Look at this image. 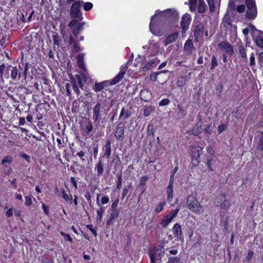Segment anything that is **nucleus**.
<instances>
[{"label":"nucleus","instance_id":"15","mask_svg":"<svg viewBox=\"0 0 263 263\" xmlns=\"http://www.w3.org/2000/svg\"><path fill=\"white\" fill-rule=\"evenodd\" d=\"M101 104L97 103L93 109V120L94 122L98 121L100 116Z\"/></svg>","mask_w":263,"mask_h":263},{"label":"nucleus","instance_id":"26","mask_svg":"<svg viewBox=\"0 0 263 263\" xmlns=\"http://www.w3.org/2000/svg\"><path fill=\"white\" fill-rule=\"evenodd\" d=\"M225 198H226V194L225 193H222L217 196L215 199L214 203L215 205L216 206H220Z\"/></svg>","mask_w":263,"mask_h":263},{"label":"nucleus","instance_id":"63","mask_svg":"<svg viewBox=\"0 0 263 263\" xmlns=\"http://www.w3.org/2000/svg\"><path fill=\"white\" fill-rule=\"evenodd\" d=\"M161 72H153L150 76V79L153 81H155L157 79V76L161 73Z\"/></svg>","mask_w":263,"mask_h":263},{"label":"nucleus","instance_id":"35","mask_svg":"<svg viewBox=\"0 0 263 263\" xmlns=\"http://www.w3.org/2000/svg\"><path fill=\"white\" fill-rule=\"evenodd\" d=\"M12 69L11 70V78L12 80L15 81L19 74L18 69L16 66H11Z\"/></svg>","mask_w":263,"mask_h":263},{"label":"nucleus","instance_id":"22","mask_svg":"<svg viewBox=\"0 0 263 263\" xmlns=\"http://www.w3.org/2000/svg\"><path fill=\"white\" fill-rule=\"evenodd\" d=\"M76 78H77L78 81V84L79 85L80 88H82L83 87V83L86 82L87 81V78L84 73H81L80 74H76Z\"/></svg>","mask_w":263,"mask_h":263},{"label":"nucleus","instance_id":"54","mask_svg":"<svg viewBox=\"0 0 263 263\" xmlns=\"http://www.w3.org/2000/svg\"><path fill=\"white\" fill-rule=\"evenodd\" d=\"M206 5L204 3L198 4V11L200 13H203L205 11Z\"/></svg>","mask_w":263,"mask_h":263},{"label":"nucleus","instance_id":"60","mask_svg":"<svg viewBox=\"0 0 263 263\" xmlns=\"http://www.w3.org/2000/svg\"><path fill=\"white\" fill-rule=\"evenodd\" d=\"M223 90V86L221 85H218L216 86V95L218 97H220L221 96V92Z\"/></svg>","mask_w":263,"mask_h":263},{"label":"nucleus","instance_id":"12","mask_svg":"<svg viewBox=\"0 0 263 263\" xmlns=\"http://www.w3.org/2000/svg\"><path fill=\"white\" fill-rule=\"evenodd\" d=\"M153 254L154 257L161 261L162 257L164 255V250H161V249H157L156 248L151 249L149 254Z\"/></svg>","mask_w":263,"mask_h":263},{"label":"nucleus","instance_id":"29","mask_svg":"<svg viewBox=\"0 0 263 263\" xmlns=\"http://www.w3.org/2000/svg\"><path fill=\"white\" fill-rule=\"evenodd\" d=\"M222 23L223 26L226 28H228V26H232V21L230 18V15L228 14V13L225 14L222 19Z\"/></svg>","mask_w":263,"mask_h":263},{"label":"nucleus","instance_id":"57","mask_svg":"<svg viewBox=\"0 0 263 263\" xmlns=\"http://www.w3.org/2000/svg\"><path fill=\"white\" fill-rule=\"evenodd\" d=\"M254 255V252L252 250H249L248 252L247 256L246 258V260L247 262H249L251 260V259L252 258Z\"/></svg>","mask_w":263,"mask_h":263},{"label":"nucleus","instance_id":"13","mask_svg":"<svg viewBox=\"0 0 263 263\" xmlns=\"http://www.w3.org/2000/svg\"><path fill=\"white\" fill-rule=\"evenodd\" d=\"M173 231L174 235L175 237L177 238L182 240L183 237H182V233L181 230V226L178 223H176L174 226L173 228Z\"/></svg>","mask_w":263,"mask_h":263},{"label":"nucleus","instance_id":"51","mask_svg":"<svg viewBox=\"0 0 263 263\" xmlns=\"http://www.w3.org/2000/svg\"><path fill=\"white\" fill-rule=\"evenodd\" d=\"M154 110V108L150 106L146 107L144 110V115L145 117L148 116Z\"/></svg>","mask_w":263,"mask_h":263},{"label":"nucleus","instance_id":"5","mask_svg":"<svg viewBox=\"0 0 263 263\" xmlns=\"http://www.w3.org/2000/svg\"><path fill=\"white\" fill-rule=\"evenodd\" d=\"M202 153V148L199 146L192 147L191 148L192 162L194 166L199 164L200 155Z\"/></svg>","mask_w":263,"mask_h":263},{"label":"nucleus","instance_id":"37","mask_svg":"<svg viewBox=\"0 0 263 263\" xmlns=\"http://www.w3.org/2000/svg\"><path fill=\"white\" fill-rule=\"evenodd\" d=\"M11 68V65H8L6 67L3 76L1 77V80L4 82V79H8L9 78V70L10 68Z\"/></svg>","mask_w":263,"mask_h":263},{"label":"nucleus","instance_id":"40","mask_svg":"<svg viewBox=\"0 0 263 263\" xmlns=\"http://www.w3.org/2000/svg\"><path fill=\"white\" fill-rule=\"evenodd\" d=\"M93 129V126L92 124V122L91 121H89L85 125V129L84 131L87 134H89V133L92 132Z\"/></svg>","mask_w":263,"mask_h":263},{"label":"nucleus","instance_id":"56","mask_svg":"<svg viewBox=\"0 0 263 263\" xmlns=\"http://www.w3.org/2000/svg\"><path fill=\"white\" fill-rule=\"evenodd\" d=\"M209 6L210 11L213 12L215 10V5L214 0H207Z\"/></svg>","mask_w":263,"mask_h":263},{"label":"nucleus","instance_id":"36","mask_svg":"<svg viewBox=\"0 0 263 263\" xmlns=\"http://www.w3.org/2000/svg\"><path fill=\"white\" fill-rule=\"evenodd\" d=\"M79 102L77 100H74L72 104L71 111L73 113H77L79 111Z\"/></svg>","mask_w":263,"mask_h":263},{"label":"nucleus","instance_id":"44","mask_svg":"<svg viewBox=\"0 0 263 263\" xmlns=\"http://www.w3.org/2000/svg\"><path fill=\"white\" fill-rule=\"evenodd\" d=\"M165 204H166L165 201H162V202H160L156 206V208L155 210V212L156 213H159L163 210V207Z\"/></svg>","mask_w":263,"mask_h":263},{"label":"nucleus","instance_id":"3","mask_svg":"<svg viewBox=\"0 0 263 263\" xmlns=\"http://www.w3.org/2000/svg\"><path fill=\"white\" fill-rule=\"evenodd\" d=\"M245 3L248 9L246 12V17L251 20H254L257 14L255 0H246Z\"/></svg>","mask_w":263,"mask_h":263},{"label":"nucleus","instance_id":"55","mask_svg":"<svg viewBox=\"0 0 263 263\" xmlns=\"http://www.w3.org/2000/svg\"><path fill=\"white\" fill-rule=\"evenodd\" d=\"M204 133L211 135L212 133V123L206 125L203 129Z\"/></svg>","mask_w":263,"mask_h":263},{"label":"nucleus","instance_id":"2","mask_svg":"<svg viewBox=\"0 0 263 263\" xmlns=\"http://www.w3.org/2000/svg\"><path fill=\"white\" fill-rule=\"evenodd\" d=\"M70 9V15L73 19H76L77 18L80 21L83 19L82 13L81 11V7L82 3H84L83 1H77L72 2Z\"/></svg>","mask_w":263,"mask_h":263},{"label":"nucleus","instance_id":"43","mask_svg":"<svg viewBox=\"0 0 263 263\" xmlns=\"http://www.w3.org/2000/svg\"><path fill=\"white\" fill-rule=\"evenodd\" d=\"M177 108L179 110L178 115L181 118H183L185 116H186V112L181 105L178 104Z\"/></svg>","mask_w":263,"mask_h":263},{"label":"nucleus","instance_id":"41","mask_svg":"<svg viewBox=\"0 0 263 263\" xmlns=\"http://www.w3.org/2000/svg\"><path fill=\"white\" fill-rule=\"evenodd\" d=\"M12 157L11 156H7L4 158L2 161V164L4 165L5 167H7L6 164H10L12 161Z\"/></svg>","mask_w":263,"mask_h":263},{"label":"nucleus","instance_id":"31","mask_svg":"<svg viewBox=\"0 0 263 263\" xmlns=\"http://www.w3.org/2000/svg\"><path fill=\"white\" fill-rule=\"evenodd\" d=\"M255 42L256 45L260 47H263V32L259 31L258 35L256 37Z\"/></svg>","mask_w":263,"mask_h":263},{"label":"nucleus","instance_id":"28","mask_svg":"<svg viewBox=\"0 0 263 263\" xmlns=\"http://www.w3.org/2000/svg\"><path fill=\"white\" fill-rule=\"evenodd\" d=\"M84 59V55L83 54H79L77 56V60L78 61V63L79 65V67L81 68V69H83V70L85 71L86 70V68L85 67L84 63L83 61Z\"/></svg>","mask_w":263,"mask_h":263},{"label":"nucleus","instance_id":"14","mask_svg":"<svg viewBox=\"0 0 263 263\" xmlns=\"http://www.w3.org/2000/svg\"><path fill=\"white\" fill-rule=\"evenodd\" d=\"M202 132V124L201 123H197L192 130H187L186 133L189 134H192L194 136H198Z\"/></svg>","mask_w":263,"mask_h":263},{"label":"nucleus","instance_id":"64","mask_svg":"<svg viewBox=\"0 0 263 263\" xmlns=\"http://www.w3.org/2000/svg\"><path fill=\"white\" fill-rule=\"evenodd\" d=\"M170 103V100L168 99H164L162 100L159 103L160 106H165L168 105Z\"/></svg>","mask_w":263,"mask_h":263},{"label":"nucleus","instance_id":"61","mask_svg":"<svg viewBox=\"0 0 263 263\" xmlns=\"http://www.w3.org/2000/svg\"><path fill=\"white\" fill-rule=\"evenodd\" d=\"M29 64L26 63L25 64V67L24 69H23V76L24 77V78L26 79L27 77V71L29 68Z\"/></svg>","mask_w":263,"mask_h":263},{"label":"nucleus","instance_id":"24","mask_svg":"<svg viewBox=\"0 0 263 263\" xmlns=\"http://www.w3.org/2000/svg\"><path fill=\"white\" fill-rule=\"evenodd\" d=\"M159 62V60H153L149 62L143 67V71L144 72L148 71L151 68L152 66H156Z\"/></svg>","mask_w":263,"mask_h":263},{"label":"nucleus","instance_id":"18","mask_svg":"<svg viewBox=\"0 0 263 263\" xmlns=\"http://www.w3.org/2000/svg\"><path fill=\"white\" fill-rule=\"evenodd\" d=\"M216 160V157L214 154H211V155L207 157L206 159V165L209 168V171H213L212 165L213 164Z\"/></svg>","mask_w":263,"mask_h":263},{"label":"nucleus","instance_id":"23","mask_svg":"<svg viewBox=\"0 0 263 263\" xmlns=\"http://www.w3.org/2000/svg\"><path fill=\"white\" fill-rule=\"evenodd\" d=\"M96 168L97 171V176H101L103 175L104 172V164L102 161V157L99 158V161L96 165Z\"/></svg>","mask_w":263,"mask_h":263},{"label":"nucleus","instance_id":"33","mask_svg":"<svg viewBox=\"0 0 263 263\" xmlns=\"http://www.w3.org/2000/svg\"><path fill=\"white\" fill-rule=\"evenodd\" d=\"M238 51H239V53L240 54V55L242 58L245 59H247L246 51L245 48L242 45V43H241L239 45V46H238Z\"/></svg>","mask_w":263,"mask_h":263},{"label":"nucleus","instance_id":"49","mask_svg":"<svg viewBox=\"0 0 263 263\" xmlns=\"http://www.w3.org/2000/svg\"><path fill=\"white\" fill-rule=\"evenodd\" d=\"M82 4H83L84 10L86 11H89L93 7V4L90 2H84V3H82Z\"/></svg>","mask_w":263,"mask_h":263},{"label":"nucleus","instance_id":"27","mask_svg":"<svg viewBox=\"0 0 263 263\" xmlns=\"http://www.w3.org/2000/svg\"><path fill=\"white\" fill-rule=\"evenodd\" d=\"M111 154V142L109 140H107L105 144V151L104 154L101 157L102 158L106 156L109 158Z\"/></svg>","mask_w":263,"mask_h":263},{"label":"nucleus","instance_id":"42","mask_svg":"<svg viewBox=\"0 0 263 263\" xmlns=\"http://www.w3.org/2000/svg\"><path fill=\"white\" fill-rule=\"evenodd\" d=\"M230 205V201L225 198L219 207L222 210H228Z\"/></svg>","mask_w":263,"mask_h":263},{"label":"nucleus","instance_id":"39","mask_svg":"<svg viewBox=\"0 0 263 263\" xmlns=\"http://www.w3.org/2000/svg\"><path fill=\"white\" fill-rule=\"evenodd\" d=\"M116 176L117 177V189L118 190H120L121 186H122V175L121 172L117 173V174L116 175Z\"/></svg>","mask_w":263,"mask_h":263},{"label":"nucleus","instance_id":"9","mask_svg":"<svg viewBox=\"0 0 263 263\" xmlns=\"http://www.w3.org/2000/svg\"><path fill=\"white\" fill-rule=\"evenodd\" d=\"M122 123H119L115 129V137L120 141H122L125 138L124 127L121 126Z\"/></svg>","mask_w":263,"mask_h":263},{"label":"nucleus","instance_id":"32","mask_svg":"<svg viewBox=\"0 0 263 263\" xmlns=\"http://www.w3.org/2000/svg\"><path fill=\"white\" fill-rule=\"evenodd\" d=\"M172 220L173 218L170 216V215L167 214L164 216L163 219H162L160 224L163 228H166Z\"/></svg>","mask_w":263,"mask_h":263},{"label":"nucleus","instance_id":"30","mask_svg":"<svg viewBox=\"0 0 263 263\" xmlns=\"http://www.w3.org/2000/svg\"><path fill=\"white\" fill-rule=\"evenodd\" d=\"M178 32H175L168 35L165 39V45L167 46L175 41L176 39L178 37Z\"/></svg>","mask_w":263,"mask_h":263},{"label":"nucleus","instance_id":"10","mask_svg":"<svg viewBox=\"0 0 263 263\" xmlns=\"http://www.w3.org/2000/svg\"><path fill=\"white\" fill-rule=\"evenodd\" d=\"M235 0H229L227 12L228 14L230 15V17H235L236 16V13L237 12L235 10Z\"/></svg>","mask_w":263,"mask_h":263},{"label":"nucleus","instance_id":"17","mask_svg":"<svg viewBox=\"0 0 263 263\" xmlns=\"http://www.w3.org/2000/svg\"><path fill=\"white\" fill-rule=\"evenodd\" d=\"M120 210H115L112 211L110 213L109 218L106 221V226H109L112 223L113 221L115 219H117L119 216Z\"/></svg>","mask_w":263,"mask_h":263},{"label":"nucleus","instance_id":"45","mask_svg":"<svg viewBox=\"0 0 263 263\" xmlns=\"http://www.w3.org/2000/svg\"><path fill=\"white\" fill-rule=\"evenodd\" d=\"M62 197L66 200V201H70V203H72V196L70 195V197L66 193L65 191L62 189Z\"/></svg>","mask_w":263,"mask_h":263},{"label":"nucleus","instance_id":"16","mask_svg":"<svg viewBox=\"0 0 263 263\" xmlns=\"http://www.w3.org/2000/svg\"><path fill=\"white\" fill-rule=\"evenodd\" d=\"M152 98V93L148 89L140 91V99L144 102L149 101Z\"/></svg>","mask_w":263,"mask_h":263},{"label":"nucleus","instance_id":"46","mask_svg":"<svg viewBox=\"0 0 263 263\" xmlns=\"http://www.w3.org/2000/svg\"><path fill=\"white\" fill-rule=\"evenodd\" d=\"M147 134L148 136H153L154 135V125L151 123H149V124L147 126Z\"/></svg>","mask_w":263,"mask_h":263},{"label":"nucleus","instance_id":"58","mask_svg":"<svg viewBox=\"0 0 263 263\" xmlns=\"http://www.w3.org/2000/svg\"><path fill=\"white\" fill-rule=\"evenodd\" d=\"M148 179V176H145L142 177L141 179V180H140V182L139 183V186H144L145 185L146 182L147 181V180Z\"/></svg>","mask_w":263,"mask_h":263},{"label":"nucleus","instance_id":"6","mask_svg":"<svg viewBox=\"0 0 263 263\" xmlns=\"http://www.w3.org/2000/svg\"><path fill=\"white\" fill-rule=\"evenodd\" d=\"M187 204L190 210L195 213H200L201 206L195 198L189 197L187 199Z\"/></svg>","mask_w":263,"mask_h":263},{"label":"nucleus","instance_id":"38","mask_svg":"<svg viewBox=\"0 0 263 263\" xmlns=\"http://www.w3.org/2000/svg\"><path fill=\"white\" fill-rule=\"evenodd\" d=\"M104 213V208L101 206L99 210L97 211V221L101 222L102 220V215Z\"/></svg>","mask_w":263,"mask_h":263},{"label":"nucleus","instance_id":"59","mask_svg":"<svg viewBox=\"0 0 263 263\" xmlns=\"http://www.w3.org/2000/svg\"><path fill=\"white\" fill-rule=\"evenodd\" d=\"M119 200L118 198H117L112 203L111 205V210L115 211V210H119L117 209L118 204L119 203Z\"/></svg>","mask_w":263,"mask_h":263},{"label":"nucleus","instance_id":"7","mask_svg":"<svg viewBox=\"0 0 263 263\" xmlns=\"http://www.w3.org/2000/svg\"><path fill=\"white\" fill-rule=\"evenodd\" d=\"M205 29L204 25L200 22H196L195 23V29L194 30V35L195 38V41H198L199 37L202 35Z\"/></svg>","mask_w":263,"mask_h":263},{"label":"nucleus","instance_id":"48","mask_svg":"<svg viewBox=\"0 0 263 263\" xmlns=\"http://www.w3.org/2000/svg\"><path fill=\"white\" fill-rule=\"evenodd\" d=\"M73 50L77 53L80 52L82 50V48L79 46V41L74 42L72 45Z\"/></svg>","mask_w":263,"mask_h":263},{"label":"nucleus","instance_id":"34","mask_svg":"<svg viewBox=\"0 0 263 263\" xmlns=\"http://www.w3.org/2000/svg\"><path fill=\"white\" fill-rule=\"evenodd\" d=\"M186 82V77L181 76L179 77L177 81V85L179 87L184 86Z\"/></svg>","mask_w":263,"mask_h":263},{"label":"nucleus","instance_id":"4","mask_svg":"<svg viewBox=\"0 0 263 263\" xmlns=\"http://www.w3.org/2000/svg\"><path fill=\"white\" fill-rule=\"evenodd\" d=\"M85 25L84 22L78 19H72L69 23L68 26L72 29V32L75 37H77L80 32L83 29Z\"/></svg>","mask_w":263,"mask_h":263},{"label":"nucleus","instance_id":"62","mask_svg":"<svg viewBox=\"0 0 263 263\" xmlns=\"http://www.w3.org/2000/svg\"><path fill=\"white\" fill-rule=\"evenodd\" d=\"M258 149L261 151H263V132L261 133V137L259 141Z\"/></svg>","mask_w":263,"mask_h":263},{"label":"nucleus","instance_id":"50","mask_svg":"<svg viewBox=\"0 0 263 263\" xmlns=\"http://www.w3.org/2000/svg\"><path fill=\"white\" fill-rule=\"evenodd\" d=\"M245 9H246V6L243 4L239 5L238 6H236L235 5V10H236V11H237V12H238L239 13H241L243 12L245 10Z\"/></svg>","mask_w":263,"mask_h":263},{"label":"nucleus","instance_id":"47","mask_svg":"<svg viewBox=\"0 0 263 263\" xmlns=\"http://www.w3.org/2000/svg\"><path fill=\"white\" fill-rule=\"evenodd\" d=\"M53 40V44L54 46H57L58 47L60 45V39L58 34L57 33L54 34L52 36Z\"/></svg>","mask_w":263,"mask_h":263},{"label":"nucleus","instance_id":"20","mask_svg":"<svg viewBox=\"0 0 263 263\" xmlns=\"http://www.w3.org/2000/svg\"><path fill=\"white\" fill-rule=\"evenodd\" d=\"M125 71H121L112 80L109 82L110 85H113L120 82L123 78Z\"/></svg>","mask_w":263,"mask_h":263},{"label":"nucleus","instance_id":"19","mask_svg":"<svg viewBox=\"0 0 263 263\" xmlns=\"http://www.w3.org/2000/svg\"><path fill=\"white\" fill-rule=\"evenodd\" d=\"M108 82L105 81L101 83H96L93 87L94 91L96 92L101 91L105 87L108 86Z\"/></svg>","mask_w":263,"mask_h":263},{"label":"nucleus","instance_id":"52","mask_svg":"<svg viewBox=\"0 0 263 263\" xmlns=\"http://www.w3.org/2000/svg\"><path fill=\"white\" fill-rule=\"evenodd\" d=\"M118 112L117 108L112 109V110L109 113V117H110V120L111 122H112L115 119V116L117 115Z\"/></svg>","mask_w":263,"mask_h":263},{"label":"nucleus","instance_id":"1","mask_svg":"<svg viewBox=\"0 0 263 263\" xmlns=\"http://www.w3.org/2000/svg\"><path fill=\"white\" fill-rule=\"evenodd\" d=\"M158 16V24L166 23L175 20L178 16V13L174 9H167L163 11L157 10L154 15L151 17V21L149 24V29L151 32L156 35H159V33L157 30L153 28V22L154 17Z\"/></svg>","mask_w":263,"mask_h":263},{"label":"nucleus","instance_id":"53","mask_svg":"<svg viewBox=\"0 0 263 263\" xmlns=\"http://www.w3.org/2000/svg\"><path fill=\"white\" fill-rule=\"evenodd\" d=\"M218 65V63L217 61V59L215 55H213L211 61V67L210 68L211 69L213 70Z\"/></svg>","mask_w":263,"mask_h":263},{"label":"nucleus","instance_id":"8","mask_svg":"<svg viewBox=\"0 0 263 263\" xmlns=\"http://www.w3.org/2000/svg\"><path fill=\"white\" fill-rule=\"evenodd\" d=\"M217 46L219 49L224 50L229 55H232L233 54V47L229 42L222 41L219 42Z\"/></svg>","mask_w":263,"mask_h":263},{"label":"nucleus","instance_id":"21","mask_svg":"<svg viewBox=\"0 0 263 263\" xmlns=\"http://www.w3.org/2000/svg\"><path fill=\"white\" fill-rule=\"evenodd\" d=\"M173 184L174 182L169 181L168 185L166 187L167 198L168 201H171L173 196Z\"/></svg>","mask_w":263,"mask_h":263},{"label":"nucleus","instance_id":"25","mask_svg":"<svg viewBox=\"0 0 263 263\" xmlns=\"http://www.w3.org/2000/svg\"><path fill=\"white\" fill-rule=\"evenodd\" d=\"M184 49L185 50H186L190 54L192 53L193 49H194V47L193 42L191 39H188L186 41L184 45Z\"/></svg>","mask_w":263,"mask_h":263},{"label":"nucleus","instance_id":"11","mask_svg":"<svg viewBox=\"0 0 263 263\" xmlns=\"http://www.w3.org/2000/svg\"><path fill=\"white\" fill-rule=\"evenodd\" d=\"M191 18V15L189 14L186 13L182 17L181 21V26L182 29L187 30L190 24Z\"/></svg>","mask_w":263,"mask_h":263}]
</instances>
